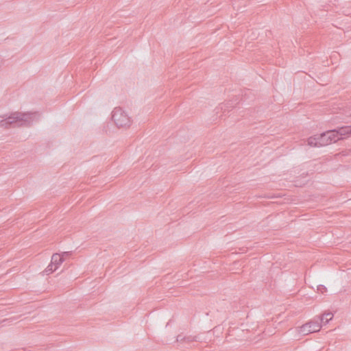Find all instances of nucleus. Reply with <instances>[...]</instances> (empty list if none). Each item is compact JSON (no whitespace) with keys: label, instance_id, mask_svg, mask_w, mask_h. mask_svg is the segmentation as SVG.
Returning <instances> with one entry per match:
<instances>
[{"label":"nucleus","instance_id":"obj_3","mask_svg":"<svg viewBox=\"0 0 351 351\" xmlns=\"http://www.w3.org/2000/svg\"><path fill=\"white\" fill-rule=\"evenodd\" d=\"M322 324L317 317L303 324L302 326L296 328V331L299 335L302 336L308 335L311 333L317 332L320 330Z\"/></svg>","mask_w":351,"mask_h":351},{"label":"nucleus","instance_id":"obj_11","mask_svg":"<svg viewBox=\"0 0 351 351\" xmlns=\"http://www.w3.org/2000/svg\"><path fill=\"white\" fill-rule=\"evenodd\" d=\"M326 287L324 285H320L317 287V291L321 293H324L326 291Z\"/></svg>","mask_w":351,"mask_h":351},{"label":"nucleus","instance_id":"obj_7","mask_svg":"<svg viewBox=\"0 0 351 351\" xmlns=\"http://www.w3.org/2000/svg\"><path fill=\"white\" fill-rule=\"evenodd\" d=\"M64 258L59 254H54L51 256V264L53 265L54 267L58 269L60 265L63 263Z\"/></svg>","mask_w":351,"mask_h":351},{"label":"nucleus","instance_id":"obj_6","mask_svg":"<svg viewBox=\"0 0 351 351\" xmlns=\"http://www.w3.org/2000/svg\"><path fill=\"white\" fill-rule=\"evenodd\" d=\"M334 131H336V136L339 137V139H341L343 136L351 135V125L343 126L337 130H334Z\"/></svg>","mask_w":351,"mask_h":351},{"label":"nucleus","instance_id":"obj_2","mask_svg":"<svg viewBox=\"0 0 351 351\" xmlns=\"http://www.w3.org/2000/svg\"><path fill=\"white\" fill-rule=\"evenodd\" d=\"M112 119L118 128L129 127L131 119L121 108H115L112 113Z\"/></svg>","mask_w":351,"mask_h":351},{"label":"nucleus","instance_id":"obj_5","mask_svg":"<svg viewBox=\"0 0 351 351\" xmlns=\"http://www.w3.org/2000/svg\"><path fill=\"white\" fill-rule=\"evenodd\" d=\"M199 337L198 336L178 335L176 337V341L178 343H184L190 344L192 342L199 341Z\"/></svg>","mask_w":351,"mask_h":351},{"label":"nucleus","instance_id":"obj_10","mask_svg":"<svg viewBox=\"0 0 351 351\" xmlns=\"http://www.w3.org/2000/svg\"><path fill=\"white\" fill-rule=\"evenodd\" d=\"M57 269L56 267H53V265L52 264H49L47 267L45 269V273L46 275H49L51 273H53V271H55Z\"/></svg>","mask_w":351,"mask_h":351},{"label":"nucleus","instance_id":"obj_4","mask_svg":"<svg viewBox=\"0 0 351 351\" xmlns=\"http://www.w3.org/2000/svg\"><path fill=\"white\" fill-rule=\"evenodd\" d=\"M335 132L336 131L332 130L319 134V141L321 143H318L320 145V147L328 145L339 140V137L336 136Z\"/></svg>","mask_w":351,"mask_h":351},{"label":"nucleus","instance_id":"obj_12","mask_svg":"<svg viewBox=\"0 0 351 351\" xmlns=\"http://www.w3.org/2000/svg\"><path fill=\"white\" fill-rule=\"evenodd\" d=\"M68 254V252H64V254Z\"/></svg>","mask_w":351,"mask_h":351},{"label":"nucleus","instance_id":"obj_1","mask_svg":"<svg viewBox=\"0 0 351 351\" xmlns=\"http://www.w3.org/2000/svg\"><path fill=\"white\" fill-rule=\"evenodd\" d=\"M38 118V114L36 112L23 114L14 112L6 118L0 117V126L3 128H8L9 126H27Z\"/></svg>","mask_w":351,"mask_h":351},{"label":"nucleus","instance_id":"obj_8","mask_svg":"<svg viewBox=\"0 0 351 351\" xmlns=\"http://www.w3.org/2000/svg\"><path fill=\"white\" fill-rule=\"evenodd\" d=\"M319 319L320 323L328 324L333 317V314L331 312L324 313L322 316L316 317Z\"/></svg>","mask_w":351,"mask_h":351},{"label":"nucleus","instance_id":"obj_9","mask_svg":"<svg viewBox=\"0 0 351 351\" xmlns=\"http://www.w3.org/2000/svg\"><path fill=\"white\" fill-rule=\"evenodd\" d=\"M318 143H321L319 141V135H315L308 139V143L311 146L320 147V145Z\"/></svg>","mask_w":351,"mask_h":351}]
</instances>
